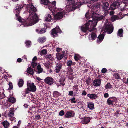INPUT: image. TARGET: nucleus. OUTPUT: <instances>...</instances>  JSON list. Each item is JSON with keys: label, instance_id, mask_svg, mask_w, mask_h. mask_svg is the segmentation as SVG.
Returning <instances> with one entry per match:
<instances>
[{"label": "nucleus", "instance_id": "12", "mask_svg": "<svg viewBox=\"0 0 128 128\" xmlns=\"http://www.w3.org/2000/svg\"><path fill=\"white\" fill-rule=\"evenodd\" d=\"M75 113L72 110L68 111L65 115L64 118H69L73 117L74 116Z\"/></svg>", "mask_w": 128, "mask_h": 128}, {"label": "nucleus", "instance_id": "53", "mask_svg": "<svg viewBox=\"0 0 128 128\" xmlns=\"http://www.w3.org/2000/svg\"><path fill=\"white\" fill-rule=\"evenodd\" d=\"M30 92H32L30 90L28 87L25 90V93L26 94H28L30 93Z\"/></svg>", "mask_w": 128, "mask_h": 128}, {"label": "nucleus", "instance_id": "11", "mask_svg": "<svg viewBox=\"0 0 128 128\" xmlns=\"http://www.w3.org/2000/svg\"><path fill=\"white\" fill-rule=\"evenodd\" d=\"M45 83L49 85H51L53 84L54 81V79L51 77H48L44 80Z\"/></svg>", "mask_w": 128, "mask_h": 128}, {"label": "nucleus", "instance_id": "5", "mask_svg": "<svg viewBox=\"0 0 128 128\" xmlns=\"http://www.w3.org/2000/svg\"><path fill=\"white\" fill-rule=\"evenodd\" d=\"M67 6H70L71 8V11L75 10L80 6V3L76 2L75 0H67Z\"/></svg>", "mask_w": 128, "mask_h": 128}, {"label": "nucleus", "instance_id": "54", "mask_svg": "<svg viewBox=\"0 0 128 128\" xmlns=\"http://www.w3.org/2000/svg\"><path fill=\"white\" fill-rule=\"evenodd\" d=\"M10 120L12 121H14L15 122H16V118L14 117L13 116L10 117Z\"/></svg>", "mask_w": 128, "mask_h": 128}, {"label": "nucleus", "instance_id": "37", "mask_svg": "<svg viewBox=\"0 0 128 128\" xmlns=\"http://www.w3.org/2000/svg\"><path fill=\"white\" fill-rule=\"evenodd\" d=\"M46 29L45 28H43L42 29L40 32H39L38 33V34H42L44 33H45L46 32Z\"/></svg>", "mask_w": 128, "mask_h": 128}, {"label": "nucleus", "instance_id": "3", "mask_svg": "<svg viewBox=\"0 0 128 128\" xmlns=\"http://www.w3.org/2000/svg\"><path fill=\"white\" fill-rule=\"evenodd\" d=\"M92 17L93 18L92 20H91L92 27H95L96 26L98 21H100L103 20L104 16H100L99 14L94 12H92Z\"/></svg>", "mask_w": 128, "mask_h": 128}, {"label": "nucleus", "instance_id": "22", "mask_svg": "<svg viewBox=\"0 0 128 128\" xmlns=\"http://www.w3.org/2000/svg\"><path fill=\"white\" fill-rule=\"evenodd\" d=\"M56 58L58 60H60L63 58L64 57V54H62L58 53L56 54Z\"/></svg>", "mask_w": 128, "mask_h": 128}, {"label": "nucleus", "instance_id": "55", "mask_svg": "<svg viewBox=\"0 0 128 128\" xmlns=\"http://www.w3.org/2000/svg\"><path fill=\"white\" fill-rule=\"evenodd\" d=\"M122 2L125 5L127 6L128 4V0H122Z\"/></svg>", "mask_w": 128, "mask_h": 128}, {"label": "nucleus", "instance_id": "34", "mask_svg": "<svg viewBox=\"0 0 128 128\" xmlns=\"http://www.w3.org/2000/svg\"><path fill=\"white\" fill-rule=\"evenodd\" d=\"M107 103L108 105H114L112 101L111 100V98H110L107 100Z\"/></svg>", "mask_w": 128, "mask_h": 128}, {"label": "nucleus", "instance_id": "18", "mask_svg": "<svg viewBox=\"0 0 128 128\" xmlns=\"http://www.w3.org/2000/svg\"><path fill=\"white\" fill-rule=\"evenodd\" d=\"M109 6V3L107 2H104L103 5V8L104 10L105 11L108 10L110 9V8L108 7Z\"/></svg>", "mask_w": 128, "mask_h": 128}, {"label": "nucleus", "instance_id": "16", "mask_svg": "<svg viewBox=\"0 0 128 128\" xmlns=\"http://www.w3.org/2000/svg\"><path fill=\"white\" fill-rule=\"evenodd\" d=\"M101 83V81L100 80L96 79L93 82V84L95 86H98L100 85Z\"/></svg>", "mask_w": 128, "mask_h": 128}, {"label": "nucleus", "instance_id": "45", "mask_svg": "<svg viewBox=\"0 0 128 128\" xmlns=\"http://www.w3.org/2000/svg\"><path fill=\"white\" fill-rule=\"evenodd\" d=\"M31 42L30 41L28 40H27L25 42L26 46L28 47H29L31 44Z\"/></svg>", "mask_w": 128, "mask_h": 128}, {"label": "nucleus", "instance_id": "6", "mask_svg": "<svg viewBox=\"0 0 128 128\" xmlns=\"http://www.w3.org/2000/svg\"><path fill=\"white\" fill-rule=\"evenodd\" d=\"M18 6H16L17 8L16 9L14 13L16 14V16L17 18V20L20 22H21L22 21V18L19 16V14L21 10L24 6H25L26 5L22 3V4H17Z\"/></svg>", "mask_w": 128, "mask_h": 128}, {"label": "nucleus", "instance_id": "30", "mask_svg": "<svg viewBox=\"0 0 128 128\" xmlns=\"http://www.w3.org/2000/svg\"><path fill=\"white\" fill-rule=\"evenodd\" d=\"M8 100L10 102L14 103L16 102V100L14 97H10L8 98Z\"/></svg>", "mask_w": 128, "mask_h": 128}, {"label": "nucleus", "instance_id": "20", "mask_svg": "<svg viewBox=\"0 0 128 128\" xmlns=\"http://www.w3.org/2000/svg\"><path fill=\"white\" fill-rule=\"evenodd\" d=\"M90 117L85 118H84L83 122V124H87L90 122Z\"/></svg>", "mask_w": 128, "mask_h": 128}, {"label": "nucleus", "instance_id": "38", "mask_svg": "<svg viewBox=\"0 0 128 128\" xmlns=\"http://www.w3.org/2000/svg\"><path fill=\"white\" fill-rule=\"evenodd\" d=\"M105 87L106 89H110L112 88V86L110 84V83L109 82L105 86Z\"/></svg>", "mask_w": 128, "mask_h": 128}, {"label": "nucleus", "instance_id": "51", "mask_svg": "<svg viewBox=\"0 0 128 128\" xmlns=\"http://www.w3.org/2000/svg\"><path fill=\"white\" fill-rule=\"evenodd\" d=\"M65 114V112L63 110L60 111L59 113V115L60 116H62Z\"/></svg>", "mask_w": 128, "mask_h": 128}, {"label": "nucleus", "instance_id": "39", "mask_svg": "<svg viewBox=\"0 0 128 128\" xmlns=\"http://www.w3.org/2000/svg\"><path fill=\"white\" fill-rule=\"evenodd\" d=\"M47 51L46 49H44L42 50L41 52V54L44 56H45L47 54Z\"/></svg>", "mask_w": 128, "mask_h": 128}, {"label": "nucleus", "instance_id": "47", "mask_svg": "<svg viewBox=\"0 0 128 128\" xmlns=\"http://www.w3.org/2000/svg\"><path fill=\"white\" fill-rule=\"evenodd\" d=\"M78 85H75L73 87V88L74 89V90L76 91H78Z\"/></svg>", "mask_w": 128, "mask_h": 128}, {"label": "nucleus", "instance_id": "49", "mask_svg": "<svg viewBox=\"0 0 128 128\" xmlns=\"http://www.w3.org/2000/svg\"><path fill=\"white\" fill-rule=\"evenodd\" d=\"M32 67L34 68L37 66V64L36 62H32Z\"/></svg>", "mask_w": 128, "mask_h": 128}, {"label": "nucleus", "instance_id": "56", "mask_svg": "<svg viewBox=\"0 0 128 128\" xmlns=\"http://www.w3.org/2000/svg\"><path fill=\"white\" fill-rule=\"evenodd\" d=\"M86 82L88 86H89L90 84L91 83L90 80V79H87L86 80Z\"/></svg>", "mask_w": 128, "mask_h": 128}, {"label": "nucleus", "instance_id": "52", "mask_svg": "<svg viewBox=\"0 0 128 128\" xmlns=\"http://www.w3.org/2000/svg\"><path fill=\"white\" fill-rule=\"evenodd\" d=\"M5 97L6 96L4 93L0 94V98L1 99H3L4 98H5Z\"/></svg>", "mask_w": 128, "mask_h": 128}, {"label": "nucleus", "instance_id": "9", "mask_svg": "<svg viewBox=\"0 0 128 128\" xmlns=\"http://www.w3.org/2000/svg\"><path fill=\"white\" fill-rule=\"evenodd\" d=\"M27 86L28 88L32 92H34L36 90V86L35 85L34 83H31L29 82H27Z\"/></svg>", "mask_w": 128, "mask_h": 128}, {"label": "nucleus", "instance_id": "8", "mask_svg": "<svg viewBox=\"0 0 128 128\" xmlns=\"http://www.w3.org/2000/svg\"><path fill=\"white\" fill-rule=\"evenodd\" d=\"M105 31L107 34H110L112 33L114 30V27L113 25L112 24H108L105 26Z\"/></svg>", "mask_w": 128, "mask_h": 128}, {"label": "nucleus", "instance_id": "35", "mask_svg": "<svg viewBox=\"0 0 128 128\" xmlns=\"http://www.w3.org/2000/svg\"><path fill=\"white\" fill-rule=\"evenodd\" d=\"M112 4L116 8H118L120 5V3L118 2H114Z\"/></svg>", "mask_w": 128, "mask_h": 128}, {"label": "nucleus", "instance_id": "26", "mask_svg": "<svg viewBox=\"0 0 128 128\" xmlns=\"http://www.w3.org/2000/svg\"><path fill=\"white\" fill-rule=\"evenodd\" d=\"M110 98H111V100L112 101L114 105H115L118 102L117 98L115 97H110Z\"/></svg>", "mask_w": 128, "mask_h": 128}, {"label": "nucleus", "instance_id": "43", "mask_svg": "<svg viewBox=\"0 0 128 128\" xmlns=\"http://www.w3.org/2000/svg\"><path fill=\"white\" fill-rule=\"evenodd\" d=\"M74 59L76 61L78 62L79 60H80V58L79 56L77 54L74 56Z\"/></svg>", "mask_w": 128, "mask_h": 128}, {"label": "nucleus", "instance_id": "21", "mask_svg": "<svg viewBox=\"0 0 128 128\" xmlns=\"http://www.w3.org/2000/svg\"><path fill=\"white\" fill-rule=\"evenodd\" d=\"M46 38L44 37H40L38 38V42L41 44H43L46 40Z\"/></svg>", "mask_w": 128, "mask_h": 128}, {"label": "nucleus", "instance_id": "1", "mask_svg": "<svg viewBox=\"0 0 128 128\" xmlns=\"http://www.w3.org/2000/svg\"><path fill=\"white\" fill-rule=\"evenodd\" d=\"M28 10L30 13L29 16L27 20L28 22L30 24V26H31L38 21V16L36 13L37 9L32 4H31L29 6Z\"/></svg>", "mask_w": 128, "mask_h": 128}, {"label": "nucleus", "instance_id": "58", "mask_svg": "<svg viewBox=\"0 0 128 128\" xmlns=\"http://www.w3.org/2000/svg\"><path fill=\"white\" fill-rule=\"evenodd\" d=\"M120 114V111L119 110H118L116 112L114 116L118 117V115Z\"/></svg>", "mask_w": 128, "mask_h": 128}, {"label": "nucleus", "instance_id": "23", "mask_svg": "<svg viewBox=\"0 0 128 128\" xmlns=\"http://www.w3.org/2000/svg\"><path fill=\"white\" fill-rule=\"evenodd\" d=\"M26 72L31 75H33L34 74L33 69L31 67L28 68Z\"/></svg>", "mask_w": 128, "mask_h": 128}, {"label": "nucleus", "instance_id": "33", "mask_svg": "<svg viewBox=\"0 0 128 128\" xmlns=\"http://www.w3.org/2000/svg\"><path fill=\"white\" fill-rule=\"evenodd\" d=\"M14 114V111L11 108H10V111L8 114L9 116L10 117L13 116Z\"/></svg>", "mask_w": 128, "mask_h": 128}, {"label": "nucleus", "instance_id": "19", "mask_svg": "<svg viewBox=\"0 0 128 128\" xmlns=\"http://www.w3.org/2000/svg\"><path fill=\"white\" fill-rule=\"evenodd\" d=\"M88 96L92 100L96 99L98 97V96L96 94H88Z\"/></svg>", "mask_w": 128, "mask_h": 128}, {"label": "nucleus", "instance_id": "14", "mask_svg": "<svg viewBox=\"0 0 128 128\" xmlns=\"http://www.w3.org/2000/svg\"><path fill=\"white\" fill-rule=\"evenodd\" d=\"M104 37V34H100L98 36L97 40V42L99 44L103 40Z\"/></svg>", "mask_w": 128, "mask_h": 128}, {"label": "nucleus", "instance_id": "60", "mask_svg": "<svg viewBox=\"0 0 128 128\" xmlns=\"http://www.w3.org/2000/svg\"><path fill=\"white\" fill-rule=\"evenodd\" d=\"M44 66L47 68H49L50 64L48 63H45L44 65Z\"/></svg>", "mask_w": 128, "mask_h": 128}, {"label": "nucleus", "instance_id": "36", "mask_svg": "<svg viewBox=\"0 0 128 128\" xmlns=\"http://www.w3.org/2000/svg\"><path fill=\"white\" fill-rule=\"evenodd\" d=\"M60 95V93L57 91L54 92V97H58Z\"/></svg>", "mask_w": 128, "mask_h": 128}, {"label": "nucleus", "instance_id": "25", "mask_svg": "<svg viewBox=\"0 0 128 128\" xmlns=\"http://www.w3.org/2000/svg\"><path fill=\"white\" fill-rule=\"evenodd\" d=\"M37 69L38 70V74L41 73L43 72V69L41 68V66L40 64H39L37 67Z\"/></svg>", "mask_w": 128, "mask_h": 128}, {"label": "nucleus", "instance_id": "41", "mask_svg": "<svg viewBox=\"0 0 128 128\" xmlns=\"http://www.w3.org/2000/svg\"><path fill=\"white\" fill-rule=\"evenodd\" d=\"M88 108L90 109L93 110L94 108V104H89L88 105Z\"/></svg>", "mask_w": 128, "mask_h": 128}, {"label": "nucleus", "instance_id": "15", "mask_svg": "<svg viewBox=\"0 0 128 128\" xmlns=\"http://www.w3.org/2000/svg\"><path fill=\"white\" fill-rule=\"evenodd\" d=\"M62 64L60 63H57L56 66V67L55 69V71L56 73H59L60 70L62 69Z\"/></svg>", "mask_w": 128, "mask_h": 128}, {"label": "nucleus", "instance_id": "4", "mask_svg": "<svg viewBox=\"0 0 128 128\" xmlns=\"http://www.w3.org/2000/svg\"><path fill=\"white\" fill-rule=\"evenodd\" d=\"M92 25L91 20H89L88 22L81 27V30L83 32L86 33L88 30L91 32L96 30V28H95L94 27V28Z\"/></svg>", "mask_w": 128, "mask_h": 128}, {"label": "nucleus", "instance_id": "32", "mask_svg": "<svg viewBox=\"0 0 128 128\" xmlns=\"http://www.w3.org/2000/svg\"><path fill=\"white\" fill-rule=\"evenodd\" d=\"M52 19L51 16L49 14H48L46 17V20L49 22H50Z\"/></svg>", "mask_w": 128, "mask_h": 128}, {"label": "nucleus", "instance_id": "24", "mask_svg": "<svg viewBox=\"0 0 128 128\" xmlns=\"http://www.w3.org/2000/svg\"><path fill=\"white\" fill-rule=\"evenodd\" d=\"M123 32V30L122 29H121L119 30L117 34L118 36L119 37L120 36V37H122Z\"/></svg>", "mask_w": 128, "mask_h": 128}, {"label": "nucleus", "instance_id": "46", "mask_svg": "<svg viewBox=\"0 0 128 128\" xmlns=\"http://www.w3.org/2000/svg\"><path fill=\"white\" fill-rule=\"evenodd\" d=\"M76 99L74 97L72 98H71L70 100L71 101L72 103H76Z\"/></svg>", "mask_w": 128, "mask_h": 128}, {"label": "nucleus", "instance_id": "42", "mask_svg": "<svg viewBox=\"0 0 128 128\" xmlns=\"http://www.w3.org/2000/svg\"><path fill=\"white\" fill-rule=\"evenodd\" d=\"M9 88L8 90H12L13 88V86L12 82H10L9 84Z\"/></svg>", "mask_w": 128, "mask_h": 128}, {"label": "nucleus", "instance_id": "27", "mask_svg": "<svg viewBox=\"0 0 128 128\" xmlns=\"http://www.w3.org/2000/svg\"><path fill=\"white\" fill-rule=\"evenodd\" d=\"M44 58L47 60L49 59L51 61H52L53 60V58L52 57L51 54L47 55L45 56Z\"/></svg>", "mask_w": 128, "mask_h": 128}, {"label": "nucleus", "instance_id": "7", "mask_svg": "<svg viewBox=\"0 0 128 128\" xmlns=\"http://www.w3.org/2000/svg\"><path fill=\"white\" fill-rule=\"evenodd\" d=\"M62 31L58 27L53 29L51 30V34L52 36L54 38L58 36V34L62 32Z\"/></svg>", "mask_w": 128, "mask_h": 128}, {"label": "nucleus", "instance_id": "48", "mask_svg": "<svg viewBox=\"0 0 128 128\" xmlns=\"http://www.w3.org/2000/svg\"><path fill=\"white\" fill-rule=\"evenodd\" d=\"M72 62L71 60L68 61L67 62V65L69 67H70L72 66Z\"/></svg>", "mask_w": 128, "mask_h": 128}, {"label": "nucleus", "instance_id": "64", "mask_svg": "<svg viewBox=\"0 0 128 128\" xmlns=\"http://www.w3.org/2000/svg\"><path fill=\"white\" fill-rule=\"evenodd\" d=\"M73 94V92L72 91H70L69 92L68 95L70 96H72Z\"/></svg>", "mask_w": 128, "mask_h": 128}, {"label": "nucleus", "instance_id": "31", "mask_svg": "<svg viewBox=\"0 0 128 128\" xmlns=\"http://www.w3.org/2000/svg\"><path fill=\"white\" fill-rule=\"evenodd\" d=\"M118 19L119 17L116 16H114L111 17V21L113 22Z\"/></svg>", "mask_w": 128, "mask_h": 128}, {"label": "nucleus", "instance_id": "61", "mask_svg": "<svg viewBox=\"0 0 128 128\" xmlns=\"http://www.w3.org/2000/svg\"><path fill=\"white\" fill-rule=\"evenodd\" d=\"M104 97L105 98H108L109 96V94L108 93H106L104 94Z\"/></svg>", "mask_w": 128, "mask_h": 128}, {"label": "nucleus", "instance_id": "57", "mask_svg": "<svg viewBox=\"0 0 128 128\" xmlns=\"http://www.w3.org/2000/svg\"><path fill=\"white\" fill-rule=\"evenodd\" d=\"M36 118L37 120H40L41 119L40 116V114L36 116Z\"/></svg>", "mask_w": 128, "mask_h": 128}, {"label": "nucleus", "instance_id": "50", "mask_svg": "<svg viewBox=\"0 0 128 128\" xmlns=\"http://www.w3.org/2000/svg\"><path fill=\"white\" fill-rule=\"evenodd\" d=\"M115 77L116 79H119L120 78V77L119 76L118 74L116 73L115 74Z\"/></svg>", "mask_w": 128, "mask_h": 128}, {"label": "nucleus", "instance_id": "63", "mask_svg": "<svg viewBox=\"0 0 128 128\" xmlns=\"http://www.w3.org/2000/svg\"><path fill=\"white\" fill-rule=\"evenodd\" d=\"M87 94V92L85 90H84L83 91V92L82 94V96H86Z\"/></svg>", "mask_w": 128, "mask_h": 128}, {"label": "nucleus", "instance_id": "62", "mask_svg": "<svg viewBox=\"0 0 128 128\" xmlns=\"http://www.w3.org/2000/svg\"><path fill=\"white\" fill-rule=\"evenodd\" d=\"M85 17L86 18H88V17H89V12H88L86 13L85 14Z\"/></svg>", "mask_w": 128, "mask_h": 128}, {"label": "nucleus", "instance_id": "59", "mask_svg": "<svg viewBox=\"0 0 128 128\" xmlns=\"http://www.w3.org/2000/svg\"><path fill=\"white\" fill-rule=\"evenodd\" d=\"M106 69L105 68H103L102 70V73L104 74L106 72Z\"/></svg>", "mask_w": 128, "mask_h": 128}, {"label": "nucleus", "instance_id": "40", "mask_svg": "<svg viewBox=\"0 0 128 128\" xmlns=\"http://www.w3.org/2000/svg\"><path fill=\"white\" fill-rule=\"evenodd\" d=\"M68 70L70 73V75H72L73 74V70L71 67L68 68Z\"/></svg>", "mask_w": 128, "mask_h": 128}, {"label": "nucleus", "instance_id": "10", "mask_svg": "<svg viewBox=\"0 0 128 128\" xmlns=\"http://www.w3.org/2000/svg\"><path fill=\"white\" fill-rule=\"evenodd\" d=\"M54 16V20H59L63 18L64 14L62 12H59L57 13Z\"/></svg>", "mask_w": 128, "mask_h": 128}, {"label": "nucleus", "instance_id": "28", "mask_svg": "<svg viewBox=\"0 0 128 128\" xmlns=\"http://www.w3.org/2000/svg\"><path fill=\"white\" fill-rule=\"evenodd\" d=\"M91 37L92 40L96 39L97 37V36L95 33L92 32L91 34Z\"/></svg>", "mask_w": 128, "mask_h": 128}, {"label": "nucleus", "instance_id": "29", "mask_svg": "<svg viewBox=\"0 0 128 128\" xmlns=\"http://www.w3.org/2000/svg\"><path fill=\"white\" fill-rule=\"evenodd\" d=\"M24 84V81L22 79H20L18 84V86L20 87H22Z\"/></svg>", "mask_w": 128, "mask_h": 128}, {"label": "nucleus", "instance_id": "2", "mask_svg": "<svg viewBox=\"0 0 128 128\" xmlns=\"http://www.w3.org/2000/svg\"><path fill=\"white\" fill-rule=\"evenodd\" d=\"M40 3L46 6L51 11L54 12L57 11L56 8V1H54L51 3L49 0H41Z\"/></svg>", "mask_w": 128, "mask_h": 128}, {"label": "nucleus", "instance_id": "44", "mask_svg": "<svg viewBox=\"0 0 128 128\" xmlns=\"http://www.w3.org/2000/svg\"><path fill=\"white\" fill-rule=\"evenodd\" d=\"M66 79V78L65 77L63 76V77H62V76L60 80V82H63L65 81Z\"/></svg>", "mask_w": 128, "mask_h": 128}, {"label": "nucleus", "instance_id": "17", "mask_svg": "<svg viewBox=\"0 0 128 128\" xmlns=\"http://www.w3.org/2000/svg\"><path fill=\"white\" fill-rule=\"evenodd\" d=\"M1 124L4 128H8L10 126V123L7 120L1 122Z\"/></svg>", "mask_w": 128, "mask_h": 128}, {"label": "nucleus", "instance_id": "13", "mask_svg": "<svg viewBox=\"0 0 128 128\" xmlns=\"http://www.w3.org/2000/svg\"><path fill=\"white\" fill-rule=\"evenodd\" d=\"M100 4L98 3L94 4V6L92 7V10L93 11V12H92V13L94 12H96L98 11V9H100Z\"/></svg>", "mask_w": 128, "mask_h": 128}]
</instances>
